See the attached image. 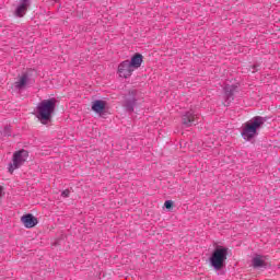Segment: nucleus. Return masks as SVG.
<instances>
[{
	"label": "nucleus",
	"mask_w": 280,
	"mask_h": 280,
	"mask_svg": "<svg viewBox=\"0 0 280 280\" xmlns=\"http://www.w3.org/2000/svg\"><path fill=\"white\" fill-rule=\"evenodd\" d=\"M264 124H266V119H264V117L255 116L253 119L245 124L241 133L243 139H245V141L255 139V137H257V130H259Z\"/></svg>",
	"instance_id": "nucleus-1"
},
{
	"label": "nucleus",
	"mask_w": 280,
	"mask_h": 280,
	"mask_svg": "<svg viewBox=\"0 0 280 280\" xmlns=\"http://www.w3.org/2000/svg\"><path fill=\"white\" fill-rule=\"evenodd\" d=\"M54 110H56V98L44 100L37 106V118L39 121H49Z\"/></svg>",
	"instance_id": "nucleus-2"
},
{
	"label": "nucleus",
	"mask_w": 280,
	"mask_h": 280,
	"mask_svg": "<svg viewBox=\"0 0 280 280\" xmlns=\"http://www.w3.org/2000/svg\"><path fill=\"white\" fill-rule=\"evenodd\" d=\"M226 257H229V248L222 246L217 247L210 257V265L214 270H222L226 262Z\"/></svg>",
	"instance_id": "nucleus-3"
},
{
	"label": "nucleus",
	"mask_w": 280,
	"mask_h": 280,
	"mask_svg": "<svg viewBox=\"0 0 280 280\" xmlns=\"http://www.w3.org/2000/svg\"><path fill=\"white\" fill-rule=\"evenodd\" d=\"M30 159V152L27 150L22 149L15 151L12 156V163H9L8 170L11 174H14L15 170H19L22 165H25V162Z\"/></svg>",
	"instance_id": "nucleus-4"
},
{
	"label": "nucleus",
	"mask_w": 280,
	"mask_h": 280,
	"mask_svg": "<svg viewBox=\"0 0 280 280\" xmlns=\"http://www.w3.org/2000/svg\"><path fill=\"white\" fill-rule=\"evenodd\" d=\"M122 106L127 113H135V107L137 106V90H130L128 94L125 95Z\"/></svg>",
	"instance_id": "nucleus-5"
},
{
	"label": "nucleus",
	"mask_w": 280,
	"mask_h": 280,
	"mask_svg": "<svg viewBox=\"0 0 280 280\" xmlns=\"http://www.w3.org/2000/svg\"><path fill=\"white\" fill-rule=\"evenodd\" d=\"M135 71V68L130 65V60H125L119 63L118 66V74L120 78L128 79L130 75H132V72Z\"/></svg>",
	"instance_id": "nucleus-6"
},
{
	"label": "nucleus",
	"mask_w": 280,
	"mask_h": 280,
	"mask_svg": "<svg viewBox=\"0 0 280 280\" xmlns=\"http://www.w3.org/2000/svg\"><path fill=\"white\" fill-rule=\"evenodd\" d=\"M197 119L198 116L192 109H190L183 115L182 124L186 126V128H191V126H196V124H198Z\"/></svg>",
	"instance_id": "nucleus-7"
},
{
	"label": "nucleus",
	"mask_w": 280,
	"mask_h": 280,
	"mask_svg": "<svg viewBox=\"0 0 280 280\" xmlns=\"http://www.w3.org/2000/svg\"><path fill=\"white\" fill-rule=\"evenodd\" d=\"M21 222L24 224L25 229H34V226L38 224V219L28 213L21 218Z\"/></svg>",
	"instance_id": "nucleus-8"
},
{
	"label": "nucleus",
	"mask_w": 280,
	"mask_h": 280,
	"mask_svg": "<svg viewBox=\"0 0 280 280\" xmlns=\"http://www.w3.org/2000/svg\"><path fill=\"white\" fill-rule=\"evenodd\" d=\"M223 91H224V95H225V102L228 104H231V102H233V100H234V95H235V91H237V86L236 85H225Z\"/></svg>",
	"instance_id": "nucleus-9"
},
{
	"label": "nucleus",
	"mask_w": 280,
	"mask_h": 280,
	"mask_svg": "<svg viewBox=\"0 0 280 280\" xmlns=\"http://www.w3.org/2000/svg\"><path fill=\"white\" fill-rule=\"evenodd\" d=\"M30 82V75L27 73H23L20 79L14 83V86L18 91H23L27 83Z\"/></svg>",
	"instance_id": "nucleus-10"
},
{
	"label": "nucleus",
	"mask_w": 280,
	"mask_h": 280,
	"mask_svg": "<svg viewBox=\"0 0 280 280\" xmlns=\"http://www.w3.org/2000/svg\"><path fill=\"white\" fill-rule=\"evenodd\" d=\"M27 8H30V0H22L20 5L15 10L16 16H25Z\"/></svg>",
	"instance_id": "nucleus-11"
},
{
	"label": "nucleus",
	"mask_w": 280,
	"mask_h": 280,
	"mask_svg": "<svg viewBox=\"0 0 280 280\" xmlns=\"http://www.w3.org/2000/svg\"><path fill=\"white\" fill-rule=\"evenodd\" d=\"M142 63H143V55L141 54L133 55L131 58V61H129V65L133 69H139V67H141Z\"/></svg>",
	"instance_id": "nucleus-12"
},
{
	"label": "nucleus",
	"mask_w": 280,
	"mask_h": 280,
	"mask_svg": "<svg viewBox=\"0 0 280 280\" xmlns=\"http://www.w3.org/2000/svg\"><path fill=\"white\" fill-rule=\"evenodd\" d=\"M106 108V103L104 101H95L92 105V110H94V113H97L98 115L104 113Z\"/></svg>",
	"instance_id": "nucleus-13"
},
{
	"label": "nucleus",
	"mask_w": 280,
	"mask_h": 280,
	"mask_svg": "<svg viewBox=\"0 0 280 280\" xmlns=\"http://www.w3.org/2000/svg\"><path fill=\"white\" fill-rule=\"evenodd\" d=\"M252 264L254 268H266V261L264 260V256L261 255H256L253 258Z\"/></svg>",
	"instance_id": "nucleus-14"
},
{
	"label": "nucleus",
	"mask_w": 280,
	"mask_h": 280,
	"mask_svg": "<svg viewBox=\"0 0 280 280\" xmlns=\"http://www.w3.org/2000/svg\"><path fill=\"white\" fill-rule=\"evenodd\" d=\"M1 137H12V127L5 126L2 130H0Z\"/></svg>",
	"instance_id": "nucleus-15"
},
{
	"label": "nucleus",
	"mask_w": 280,
	"mask_h": 280,
	"mask_svg": "<svg viewBox=\"0 0 280 280\" xmlns=\"http://www.w3.org/2000/svg\"><path fill=\"white\" fill-rule=\"evenodd\" d=\"M172 205H173L172 200H166L165 203H164V207L166 209H172Z\"/></svg>",
	"instance_id": "nucleus-16"
},
{
	"label": "nucleus",
	"mask_w": 280,
	"mask_h": 280,
	"mask_svg": "<svg viewBox=\"0 0 280 280\" xmlns=\"http://www.w3.org/2000/svg\"><path fill=\"white\" fill-rule=\"evenodd\" d=\"M69 194H70V191L68 189H66L61 192V196H62V198H69Z\"/></svg>",
	"instance_id": "nucleus-17"
}]
</instances>
